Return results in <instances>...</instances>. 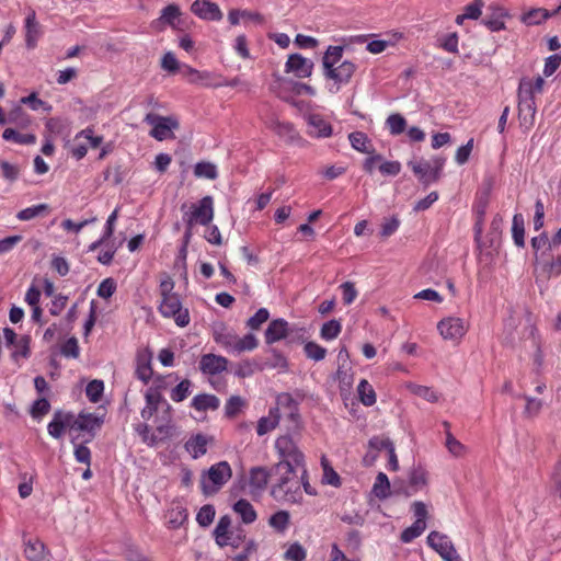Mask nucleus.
Masks as SVG:
<instances>
[{
    "label": "nucleus",
    "mask_w": 561,
    "mask_h": 561,
    "mask_svg": "<svg viewBox=\"0 0 561 561\" xmlns=\"http://www.w3.org/2000/svg\"><path fill=\"white\" fill-rule=\"evenodd\" d=\"M2 138L7 141H13L19 145H33L36 142V136L33 134H21L13 128H5Z\"/></svg>",
    "instance_id": "nucleus-37"
},
{
    "label": "nucleus",
    "mask_w": 561,
    "mask_h": 561,
    "mask_svg": "<svg viewBox=\"0 0 561 561\" xmlns=\"http://www.w3.org/2000/svg\"><path fill=\"white\" fill-rule=\"evenodd\" d=\"M321 466L323 469L322 482L324 484H329V485H332L335 488L341 486V484H342L341 478H340L339 473L330 465V462L325 458V456H322V458H321Z\"/></svg>",
    "instance_id": "nucleus-39"
},
{
    "label": "nucleus",
    "mask_w": 561,
    "mask_h": 561,
    "mask_svg": "<svg viewBox=\"0 0 561 561\" xmlns=\"http://www.w3.org/2000/svg\"><path fill=\"white\" fill-rule=\"evenodd\" d=\"M512 237L518 248L525 247V220L522 214L513 216Z\"/></svg>",
    "instance_id": "nucleus-34"
},
{
    "label": "nucleus",
    "mask_w": 561,
    "mask_h": 561,
    "mask_svg": "<svg viewBox=\"0 0 561 561\" xmlns=\"http://www.w3.org/2000/svg\"><path fill=\"white\" fill-rule=\"evenodd\" d=\"M298 407L297 401L289 394V393H280L277 397V405L275 408H278V413L280 414V411L284 413L288 410H291Z\"/></svg>",
    "instance_id": "nucleus-61"
},
{
    "label": "nucleus",
    "mask_w": 561,
    "mask_h": 561,
    "mask_svg": "<svg viewBox=\"0 0 561 561\" xmlns=\"http://www.w3.org/2000/svg\"><path fill=\"white\" fill-rule=\"evenodd\" d=\"M306 556L305 548L298 542L290 545L285 552V559L290 561H305Z\"/></svg>",
    "instance_id": "nucleus-60"
},
{
    "label": "nucleus",
    "mask_w": 561,
    "mask_h": 561,
    "mask_svg": "<svg viewBox=\"0 0 561 561\" xmlns=\"http://www.w3.org/2000/svg\"><path fill=\"white\" fill-rule=\"evenodd\" d=\"M373 493L379 500H385L390 496V482L386 473L379 472L376 477Z\"/></svg>",
    "instance_id": "nucleus-40"
},
{
    "label": "nucleus",
    "mask_w": 561,
    "mask_h": 561,
    "mask_svg": "<svg viewBox=\"0 0 561 561\" xmlns=\"http://www.w3.org/2000/svg\"><path fill=\"white\" fill-rule=\"evenodd\" d=\"M103 417L90 412L71 413V437L81 435L82 443H90L103 424Z\"/></svg>",
    "instance_id": "nucleus-5"
},
{
    "label": "nucleus",
    "mask_w": 561,
    "mask_h": 561,
    "mask_svg": "<svg viewBox=\"0 0 561 561\" xmlns=\"http://www.w3.org/2000/svg\"><path fill=\"white\" fill-rule=\"evenodd\" d=\"M24 556L30 561H43L46 557V547L38 539H28L24 542Z\"/></svg>",
    "instance_id": "nucleus-27"
},
{
    "label": "nucleus",
    "mask_w": 561,
    "mask_h": 561,
    "mask_svg": "<svg viewBox=\"0 0 561 561\" xmlns=\"http://www.w3.org/2000/svg\"><path fill=\"white\" fill-rule=\"evenodd\" d=\"M343 51L344 46H329L322 58L323 70L339 66Z\"/></svg>",
    "instance_id": "nucleus-36"
},
{
    "label": "nucleus",
    "mask_w": 561,
    "mask_h": 561,
    "mask_svg": "<svg viewBox=\"0 0 561 561\" xmlns=\"http://www.w3.org/2000/svg\"><path fill=\"white\" fill-rule=\"evenodd\" d=\"M551 16L552 14L547 9L534 8L525 12L520 16V21L526 25H539Z\"/></svg>",
    "instance_id": "nucleus-31"
},
{
    "label": "nucleus",
    "mask_w": 561,
    "mask_h": 561,
    "mask_svg": "<svg viewBox=\"0 0 561 561\" xmlns=\"http://www.w3.org/2000/svg\"><path fill=\"white\" fill-rule=\"evenodd\" d=\"M561 65V54H554L546 59L543 75L550 77Z\"/></svg>",
    "instance_id": "nucleus-64"
},
{
    "label": "nucleus",
    "mask_w": 561,
    "mask_h": 561,
    "mask_svg": "<svg viewBox=\"0 0 561 561\" xmlns=\"http://www.w3.org/2000/svg\"><path fill=\"white\" fill-rule=\"evenodd\" d=\"M280 419V414L278 413V408H272L270 410L268 416H263L259 420L256 432L260 436L265 435L278 424Z\"/></svg>",
    "instance_id": "nucleus-32"
},
{
    "label": "nucleus",
    "mask_w": 561,
    "mask_h": 561,
    "mask_svg": "<svg viewBox=\"0 0 561 561\" xmlns=\"http://www.w3.org/2000/svg\"><path fill=\"white\" fill-rule=\"evenodd\" d=\"M276 133L279 137H282L287 144H293L298 139V133L294 128V126L289 123H280L276 126Z\"/></svg>",
    "instance_id": "nucleus-54"
},
{
    "label": "nucleus",
    "mask_w": 561,
    "mask_h": 561,
    "mask_svg": "<svg viewBox=\"0 0 561 561\" xmlns=\"http://www.w3.org/2000/svg\"><path fill=\"white\" fill-rule=\"evenodd\" d=\"M357 66L350 61L344 60L339 66L331 67L329 69L323 70V75L327 79H331L335 82L336 89L331 92H337L340 90L341 84H346L351 81L354 72L356 71Z\"/></svg>",
    "instance_id": "nucleus-12"
},
{
    "label": "nucleus",
    "mask_w": 561,
    "mask_h": 561,
    "mask_svg": "<svg viewBox=\"0 0 561 561\" xmlns=\"http://www.w3.org/2000/svg\"><path fill=\"white\" fill-rule=\"evenodd\" d=\"M231 468L227 461L213 465L201 478V488L205 495L217 493L230 479Z\"/></svg>",
    "instance_id": "nucleus-6"
},
{
    "label": "nucleus",
    "mask_w": 561,
    "mask_h": 561,
    "mask_svg": "<svg viewBox=\"0 0 561 561\" xmlns=\"http://www.w3.org/2000/svg\"><path fill=\"white\" fill-rule=\"evenodd\" d=\"M215 341L227 352L241 354L245 351V337H241L228 328L215 332Z\"/></svg>",
    "instance_id": "nucleus-13"
},
{
    "label": "nucleus",
    "mask_w": 561,
    "mask_h": 561,
    "mask_svg": "<svg viewBox=\"0 0 561 561\" xmlns=\"http://www.w3.org/2000/svg\"><path fill=\"white\" fill-rule=\"evenodd\" d=\"M214 539L220 547H231L238 549L245 540V535L241 528H234L229 515H224L219 518L214 531Z\"/></svg>",
    "instance_id": "nucleus-4"
},
{
    "label": "nucleus",
    "mask_w": 561,
    "mask_h": 561,
    "mask_svg": "<svg viewBox=\"0 0 561 561\" xmlns=\"http://www.w3.org/2000/svg\"><path fill=\"white\" fill-rule=\"evenodd\" d=\"M304 351L308 358L313 359L316 362L324 359L327 355V350L324 347L311 341L305 344Z\"/></svg>",
    "instance_id": "nucleus-53"
},
{
    "label": "nucleus",
    "mask_w": 561,
    "mask_h": 561,
    "mask_svg": "<svg viewBox=\"0 0 561 561\" xmlns=\"http://www.w3.org/2000/svg\"><path fill=\"white\" fill-rule=\"evenodd\" d=\"M209 442L210 438L206 435L196 434L187 439L185 443V449L193 458L197 459L207 453Z\"/></svg>",
    "instance_id": "nucleus-26"
},
{
    "label": "nucleus",
    "mask_w": 561,
    "mask_h": 561,
    "mask_svg": "<svg viewBox=\"0 0 561 561\" xmlns=\"http://www.w3.org/2000/svg\"><path fill=\"white\" fill-rule=\"evenodd\" d=\"M116 291V282L112 277L103 279L98 287V296L104 299L111 298Z\"/></svg>",
    "instance_id": "nucleus-56"
},
{
    "label": "nucleus",
    "mask_w": 561,
    "mask_h": 561,
    "mask_svg": "<svg viewBox=\"0 0 561 561\" xmlns=\"http://www.w3.org/2000/svg\"><path fill=\"white\" fill-rule=\"evenodd\" d=\"M215 514V507L210 504H206L197 512L196 522L201 527H208L214 522Z\"/></svg>",
    "instance_id": "nucleus-49"
},
{
    "label": "nucleus",
    "mask_w": 561,
    "mask_h": 561,
    "mask_svg": "<svg viewBox=\"0 0 561 561\" xmlns=\"http://www.w3.org/2000/svg\"><path fill=\"white\" fill-rule=\"evenodd\" d=\"M50 211L49 205L38 204L31 207H26L16 214V218L21 221H28L35 217L43 216Z\"/></svg>",
    "instance_id": "nucleus-38"
},
{
    "label": "nucleus",
    "mask_w": 561,
    "mask_h": 561,
    "mask_svg": "<svg viewBox=\"0 0 561 561\" xmlns=\"http://www.w3.org/2000/svg\"><path fill=\"white\" fill-rule=\"evenodd\" d=\"M357 392L359 400L364 405L371 407L376 403V392L367 380H360L357 387Z\"/></svg>",
    "instance_id": "nucleus-41"
},
{
    "label": "nucleus",
    "mask_w": 561,
    "mask_h": 561,
    "mask_svg": "<svg viewBox=\"0 0 561 561\" xmlns=\"http://www.w3.org/2000/svg\"><path fill=\"white\" fill-rule=\"evenodd\" d=\"M427 543L443 558L444 561H461L460 556L446 535L433 530L427 536Z\"/></svg>",
    "instance_id": "nucleus-10"
},
{
    "label": "nucleus",
    "mask_w": 561,
    "mask_h": 561,
    "mask_svg": "<svg viewBox=\"0 0 561 561\" xmlns=\"http://www.w3.org/2000/svg\"><path fill=\"white\" fill-rule=\"evenodd\" d=\"M545 80L539 76L533 82L529 79H522L518 87L519 94L527 92L529 96L535 98V93H541L543 90Z\"/></svg>",
    "instance_id": "nucleus-43"
},
{
    "label": "nucleus",
    "mask_w": 561,
    "mask_h": 561,
    "mask_svg": "<svg viewBox=\"0 0 561 561\" xmlns=\"http://www.w3.org/2000/svg\"><path fill=\"white\" fill-rule=\"evenodd\" d=\"M158 310L163 318L173 319L180 328H185L190 324L188 309L182 306L179 295L161 299Z\"/></svg>",
    "instance_id": "nucleus-8"
},
{
    "label": "nucleus",
    "mask_w": 561,
    "mask_h": 561,
    "mask_svg": "<svg viewBox=\"0 0 561 561\" xmlns=\"http://www.w3.org/2000/svg\"><path fill=\"white\" fill-rule=\"evenodd\" d=\"M270 318V312L266 308H260L252 317L248 319V327L252 330H257Z\"/></svg>",
    "instance_id": "nucleus-58"
},
{
    "label": "nucleus",
    "mask_w": 561,
    "mask_h": 561,
    "mask_svg": "<svg viewBox=\"0 0 561 561\" xmlns=\"http://www.w3.org/2000/svg\"><path fill=\"white\" fill-rule=\"evenodd\" d=\"M49 410H50V404H49L48 400L45 398H41V399H37L33 403L31 414L34 419H37V417H42L45 414H47L49 412Z\"/></svg>",
    "instance_id": "nucleus-63"
},
{
    "label": "nucleus",
    "mask_w": 561,
    "mask_h": 561,
    "mask_svg": "<svg viewBox=\"0 0 561 561\" xmlns=\"http://www.w3.org/2000/svg\"><path fill=\"white\" fill-rule=\"evenodd\" d=\"M408 167L411 168L419 182L423 185L424 188L430 186V171H431V162L427 160H422L420 162L409 161Z\"/></svg>",
    "instance_id": "nucleus-29"
},
{
    "label": "nucleus",
    "mask_w": 561,
    "mask_h": 561,
    "mask_svg": "<svg viewBox=\"0 0 561 561\" xmlns=\"http://www.w3.org/2000/svg\"><path fill=\"white\" fill-rule=\"evenodd\" d=\"M14 345H15V351L13 352L12 356L15 360H18L19 357L26 358L30 356V337L28 336H22Z\"/></svg>",
    "instance_id": "nucleus-62"
},
{
    "label": "nucleus",
    "mask_w": 561,
    "mask_h": 561,
    "mask_svg": "<svg viewBox=\"0 0 561 561\" xmlns=\"http://www.w3.org/2000/svg\"><path fill=\"white\" fill-rule=\"evenodd\" d=\"M66 430L71 435V413L56 411L47 425L48 434L54 438H60Z\"/></svg>",
    "instance_id": "nucleus-19"
},
{
    "label": "nucleus",
    "mask_w": 561,
    "mask_h": 561,
    "mask_svg": "<svg viewBox=\"0 0 561 561\" xmlns=\"http://www.w3.org/2000/svg\"><path fill=\"white\" fill-rule=\"evenodd\" d=\"M145 122L152 126L150 136L159 141L173 138L172 130L179 127V123L172 117H164L153 113L147 114Z\"/></svg>",
    "instance_id": "nucleus-9"
},
{
    "label": "nucleus",
    "mask_w": 561,
    "mask_h": 561,
    "mask_svg": "<svg viewBox=\"0 0 561 561\" xmlns=\"http://www.w3.org/2000/svg\"><path fill=\"white\" fill-rule=\"evenodd\" d=\"M187 510L179 503L173 504L164 515L165 524L170 529L180 528L187 520Z\"/></svg>",
    "instance_id": "nucleus-25"
},
{
    "label": "nucleus",
    "mask_w": 561,
    "mask_h": 561,
    "mask_svg": "<svg viewBox=\"0 0 561 561\" xmlns=\"http://www.w3.org/2000/svg\"><path fill=\"white\" fill-rule=\"evenodd\" d=\"M313 61L300 54H291L285 64V72L294 73L297 78L304 79L311 76L313 70Z\"/></svg>",
    "instance_id": "nucleus-15"
},
{
    "label": "nucleus",
    "mask_w": 561,
    "mask_h": 561,
    "mask_svg": "<svg viewBox=\"0 0 561 561\" xmlns=\"http://www.w3.org/2000/svg\"><path fill=\"white\" fill-rule=\"evenodd\" d=\"M425 528H426L425 520H422V519L415 520L410 527L405 528L401 533L400 539L402 542H405V543L411 542L415 538L420 537L422 535V533L425 530Z\"/></svg>",
    "instance_id": "nucleus-42"
},
{
    "label": "nucleus",
    "mask_w": 561,
    "mask_h": 561,
    "mask_svg": "<svg viewBox=\"0 0 561 561\" xmlns=\"http://www.w3.org/2000/svg\"><path fill=\"white\" fill-rule=\"evenodd\" d=\"M516 398H522V396L517 394L515 396ZM523 398L525 399L526 401V407H525V410H524V414L527 416V417H535L537 416L541 409H542V401L539 400V399H536V398H533L530 396H526L524 394Z\"/></svg>",
    "instance_id": "nucleus-50"
},
{
    "label": "nucleus",
    "mask_w": 561,
    "mask_h": 561,
    "mask_svg": "<svg viewBox=\"0 0 561 561\" xmlns=\"http://www.w3.org/2000/svg\"><path fill=\"white\" fill-rule=\"evenodd\" d=\"M191 10L195 15L203 20L219 21L222 18L219 7L208 0H195Z\"/></svg>",
    "instance_id": "nucleus-18"
},
{
    "label": "nucleus",
    "mask_w": 561,
    "mask_h": 561,
    "mask_svg": "<svg viewBox=\"0 0 561 561\" xmlns=\"http://www.w3.org/2000/svg\"><path fill=\"white\" fill-rule=\"evenodd\" d=\"M507 15V12L503 8H497L491 16H485L482 23L492 32L501 31L505 28L503 18Z\"/></svg>",
    "instance_id": "nucleus-35"
},
{
    "label": "nucleus",
    "mask_w": 561,
    "mask_h": 561,
    "mask_svg": "<svg viewBox=\"0 0 561 561\" xmlns=\"http://www.w3.org/2000/svg\"><path fill=\"white\" fill-rule=\"evenodd\" d=\"M214 218V202L210 196H205L198 203L192 204L184 213L183 220L186 226H207Z\"/></svg>",
    "instance_id": "nucleus-7"
},
{
    "label": "nucleus",
    "mask_w": 561,
    "mask_h": 561,
    "mask_svg": "<svg viewBox=\"0 0 561 561\" xmlns=\"http://www.w3.org/2000/svg\"><path fill=\"white\" fill-rule=\"evenodd\" d=\"M146 405L141 410L140 414L144 420H150L156 413L160 410L161 414V424H157V432L161 437H165L170 434L171 431V405L163 398L161 392L156 388H149L145 394Z\"/></svg>",
    "instance_id": "nucleus-2"
},
{
    "label": "nucleus",
    "mask_w": 561,
    "mask_h": 561,
    "mask_svg": "<svg viewBox=\"0 0 561 561\" xmlns=\"http://www.w3.org/2000/svg\"><path fill=\"white\" fill-rule=\"evenodd\" d=\"M307 134L316 138L329 137L332 134V126L320 114H310L307 117Z\"/></svg>",
    "instance_id": "nucleus-20"
},
{
    "label": "nucleus",
    "mask_w": 561,
    "mask_h": 561,
    "mask_svg": "<svg viewBox=\"0 0 561 561\" xmlns=\"http://www.w3.org/2000/svg\"><path fill=\"white\" fill-rule=\"evenodd\" d=\"M289 513L286 511H278L270 517V525L279 533L286 530L289 525Z\"/></svg>",
    "instance_id": "nucleus-52"
},
{
    "label": "nucleus",
    "mask_w": 561,
    "mask_h": 561,
    "mask_svg": "<svg viewBox=\"0 0 561 561\" xmlns=\"http://www.w3.org/2000/svg\"><path fill=\"white\" fill-rule=\"evenodd\" d=\"M0 170L1 175L10 182L18 180L20 175V168L16 164H12L5 160H0Z\"/></svg>",
    "instance_id": "nucleus-57"
},
{
    "label": "nucleus",
    "mask_w": 561,
    "mask_h": 561,
    "mask_svg": "<svg viewBox=\"0 0 561 561\" xmlns=\"http://www.w3.org/2000/svg\"><path fill=\"white\" fill-rule=\"evenodd\" d=\"M426 484L427 472L421 467L413 468L409 474V486H404L403 482H401L400 485L394 482L393 493L397 495L410 497L419 490L423 489Z\"/></svg>",
    "instance_id": "nucleus-11"
},
{
    "label": "nucleus",
    "mask_w": 561,
    "mask_h": 561,
    "mask_svg": "<svg viewBox=\"0 0 561 561\" xmlns=\"http://www.w3.org/2000/svg\"><path fill=\"white\" fill-rule=\"evenodd\" d=\"M25 44L27 48H34L41 36V25L36 20V12L30 8L24 21Z\"/></svg>",
    "instance_id": "nucleus-23"
},
{
    "label": "nucleus",
    "mask_w": 561,
    "mask_h": 561,
    "mask_svg": "<svg viewBox=\"0 0 561 561\" xmlns=\"http://www.w3.org/2000/svg\"><path fill=\"white\" fill-rule=\"evenodd\" d=\"M288 325L289 323L283 318L271 321L264 332L265 343L267 345H272L275 342L285 340V337L289 334Z\"/></svg>",
    "instance_id": "nucleus-22"
},
{
    "label": "nucleus",
    "mask_w": 561,
    "mask_h": 561,
    "mask_svg": "<svg viewBox=\"0 0 561 561\" xmlns=\"http://www.w3.org/2000/svg\"><path fill=\"white\" fill-rule=\"evenodd\" d=\"M279 479L272 485L271 495L282 503H299L302 499L300 490L299 472L277 473Z\"/></svg>",
    "instance_id": "nucleus-3"
},
{
    "label": "nucleus",
    "mask_w": 561,
    "mask_h": 561,
    "mask_svg": "<svg viewBox=\"0 0 561 561\" xmlns=\"http://www.w3.org/2000/svg\"><path fill=\"white\" fill-rule=\"evenodd\" d=\"M342 331V325L339 320L332 319L325 323H323L320 330V336L323 340H333L339 336Z\"/></svg>",
    "instance_id": "nucleus-46"
},
{
    "label": "nucleus",
    "mask_w": 561,
    "mask_h": 561,
    "mask_svg": "<svg viewBox=\"0 0 561 561\" xmlns=\"http://www.w3.org/2000/svg\"><path fill=\"white\" fill-rule=\"evenodd\" d=\"M152 353L149 350H141L136 356V377L148 383L153 375L151 367Z\"/></svg>",
    "instance_id": "nucleus-21"
},
{
    "label": "nucleus",
    "mask_w": 561,
    "mask_h": 561,
    "mask_svg": "<svg viewBox=\"0 0 561 561\" xmlns=\"http://www.w3.org/2000/svg\"><path fill=\"white\" fill-rule=\"evenodd\" d=\"M71 443L75 446V458L78 462L84 463L88 467L91 465V451L85 446L87 443H82L81 435H73L71 437Z\"/></svg>",
    "instance_id": "nucleus-33"
},
{
    "label": "nucleus",
    "mask_w": 561,
    "mask_h": 561,
    "mask_svg": "<svg viewBox=\"0 0 561 561\" xmlns=\"http://www.w3.org/2000/svg\"><path fill=\"white\" fill-rule=\"evenodd\" d=\"M275 448L279 456V461L275 466L276 473L300 472L302 468H306L305 456L290 436L278 437L275 442Z\"/></svg>",
    "instance_id": "nucleus-1"
},
{
    "label": "nucleus",
    "mask_w": 561,
    "mask_h": 561,
    "mask_svg": "<svg viewBox=\"0 0 561 561\" xmlns=\"http://www.w3.org/2000/svg\"><path fill=\"white\" fill-rule=\"evenodd\" d=\"M103 391L104 382L102 380L94 379L87 385L85 396L91 402L98 403L102 398Z\"/></svg>",
    "instance_id": "nucleus-47"
},
{
    "label": "nucleus",
    "mask_w": 561,
    "mask_h": 561,
    "mask_svg": "<svg viewBox=\"0 0 561 561\" xmlns=\"http://www.w3.org/2000/svg\"><path fill=\"white\" fill-rule=\"evenodd\" d=\"M220 401L214 394H197L192 400V407L197 411L217 410Z\"/></svg>",
    "instance_id": "nucleus-30"
},
{
    "label": "nucleus",
    "mask_w": 561,
    "mask_h": 561,
    "mask_svg": "<svg viewBox=\"0 0 561 561\" xmlns=\"http://www.w3.org/2000/svg\"><path fill=\"white\" fill-rule=\"evenodd\" d=\"M60 353L62 356L68 357V358H78L80 355V347L78 344V340L75 336L69 337L61 345Z\"/></svg>",
    "instance_id": "nucleus-55"
},
{
    "label": "nucleus",
    "mask_w": 561,
    "mask_h": 561,
    "mask_svg": "<svg viewBox=\"0 0 561 561\" xmlns=\"http://www.w3.org/2000/svg\"><path fill=\"white\" fill-rule=\"evenodd\" d=\"M228 360L226 357L213 353L204 354L198 363L199 370L204 375L215 376L227 369Z\"/></svg>",
    "instance_id": "nucleus-17"
},
{
    "label": "nucleus",
    "mask_w": 561,
    "mask_h": 561,
    "mask_svg": "<svg viewBox=\"0 0 561 561\" xmlns=\"http://www.w3.org/2000/svg\"><path fill=\"white\" fill-rule=\"evenodd\" d=\"M180 15V8L176 4H169L162 10L160 20L173 26L175 20L179 19Z\"/></svg>",
    "instance_id": "nucleus-59"
},
{
    "label": "nucleus",
    "mask_w": 561,
    "mask_h": 561,
    "mask_svg": "<svg viewBox=\"0 0 561 561\" xmlns=\"http://www.w3.org/2000/svg\"><path fill=\"white\" fill-rule=\"evenodd\" d=\"M348 139L353 149L367 154L375 152L371 141L365 133L353 131L348 135Z\"/></svg>",
    "instance_id": "nucleus-28"
},
{
    "label": "nucleus",
    "mask_w": 561,
    "mask_h": 561,
    "mask_svg": "<svg viewBox=\"0 0 561 561\" xmlns=\"http://www.w3.org/2000/svg\"><path fill=\"white\" fill-rule=\"evenodd\" d=\"M192 382L188 379L182 380L176 387H174L170 393V398L174 402H182L191 393Z\"/></svg>",
    "instance_id": "nucleus-51"
},
{
    "label": "nucleus",
    "mask_w": 561,
    "mask_h": 561,
    "mask_svg": "<svg viewBox=\"0 0 561 561\" xmlns=\"http://www.w3.org/2000/svg\"><path fill=\"white\" fill-rule=\"evenodd\" d=\"M437 329L444 340H460L467 332L468 327L460 318L449 317L438 322Z\"/></svg>",
    "instance_id": "nucleus-14"
},
{
    "label": "nucleus",
    "mask_w": 561,
    "mask_h": 561,
    "mask_svg": "<svg viewBox=\"0 0 561 561\" xmlns=\"http://www.w3.org/2000/svg\"><path fill=\"white\" fill-rule=\"evenodd\" d=\"M267 481L268 472L264 468L254 467L250 470L248 484L251 486L253 499H255L261 491L265 490Z\"/></svg>",
    "instance_id": "nucleus-24"
},
{
    "label": "nucleus",
    "mask_w": 561,
    "mask_h": 561,
    "mask_svg": "<svg viewBox=\"0 0 561 561\" xmlns=\"http://www.w3.org/2000/svg\"><path fill=\"white\" fill-rule=\"evenodd\" d=\"M188 71L193 77L191 79L192 82L201 83L206 87H217L221 84L219 81L216 80V76L209 71H198L193 68H190Z\"/></svg>",
    "instance_id": "nucleus-44"
},
{
    "label": "nucleus",
    "mask_w": 561,
    "mask_h": 561,
    "mask_svg": "<svg viewBox=\"0 0 561 561\" xmlns=\"http://www.w3.org/2000/svg\"><path fill=\"white\" fill-rule=\"evenodd\" d=\"M386 125L389 128L390 134L396 136L405 130L407 121L401 114L396 113L388 116Z\"/></svg>",
    "instance_id": "nucleus-45"
},
{
    "label": "nucleus",
    "mask_w": 561,
    "mask_h": 561,
    "mask_svg": "<svg viewBox=\"0 0 561 561\" xmlns=\"http://www.w3.org/2000/svg\"><path fill=\"white\" fill-rule=\"evenodd\" d=\"M194 174L196 178H205L208 180H215L218 176L216 165L210 162L196 163Z\"/></svg>",
    "instance_id": "nucleus-48"
},
{
    "label": "nucleus",
    "mask_w": 561,
    "mask_h": 561,
    "mask_svg": "<svg viewBox=\"0 0 561 561\" xmlns=\"http://www.w3.org/2000/svg\"><path fill=\"white\" fill-rule=\"evenodd\" d=\"M536 103L535 98L529 96L527 92L518 93V117L520 126L530 128L535 123Z\"/></svg>",
    "instance_id": "nucleus-16"
}]
</instances>
